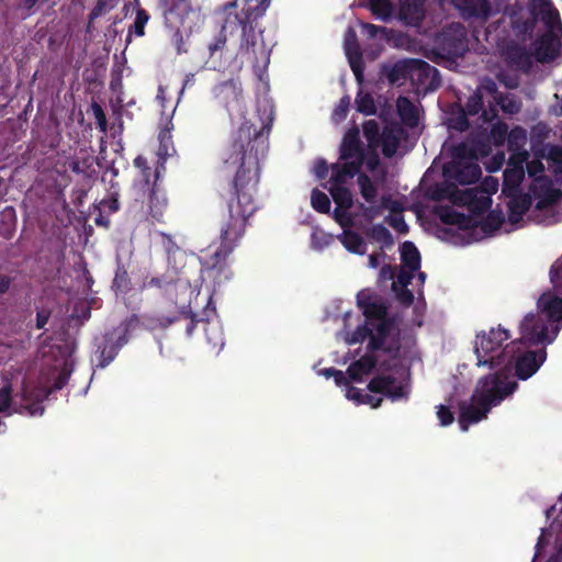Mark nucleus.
<instances>
[{"instance_id":"1","label":"nucleus","mask_w":562,"mask_h":562,"mask_svg":"<svg viewBox=\"0 0 562 562\" xmlns=\"http://www.w3.org/2000/svg\"><path fill=\"white\" fill-rule=\"evenodd\" d=\"M266 148L262 134L245 122L221 151L223 169L235 171V176L222 193L227 212L221 223V244L214 250L206 249L200 258L202 281L212 285V293L233 277L227 258L243 237L248 218L257 211L254 195L260 179L259 151Z\"/></svg>"},{"instance_id":"2","label":"nucleus","mask_w":562,"mask_h":562,"mask_svg":"<svg viewBox=\"0 0 562 562\" xmlns=\"http://www.w3.org/2000/svg\"><path fill=\"white\" fill-rule=\"evenodd\" d=\"M256 22L228 12L221 31L207 42L205 66L212 70L223 71L238 54L246 56L255 65L267 61V47L263 42L258 43L255 33Z\"/></svg>"},{"instance_id":"3","label":"nucleus","mask_w":562,"mask_h":562,"mask_svg":"<svg viewBox=\"0 0 562 562\" xmlns=\"http://www.w3.org/2000/svg\"><path fill=\"white\" fill-rule=\"evenodd\" d=\"M517 387L518 383L508 380L502 371L481 378L479 387L471 396V402L460 403L459 426L461 430L467 431L470 425L486 418L491 408L513 394Z\"/></svg>"},{"instance_id":"4","label":"nucleus","mask_w":562,"mask_h":562,"mask_svg":"<svg viewBox=\"0 0 562 562\" xmlns=\"http://www.w3.org/2000/svg\"><path fill=\"white\" fill-rule=\"evenodd\" d=\"M510 338L509 331L502 326L492 327L488 331H480L475 336L474 352L476 355L477 367H490L491 369L508 366L513 362L514 357L507 358V355L514 352L513 346L503 344Z\"/></svg>"},{"instance_id":"5","label":"nucleus","mask_w":562,"mask_h":562,"mask_svg":"<svg viewBox=\"0 0 562 562\" xmlns=\"http://www.w3.org/2000/svg\"><path fill=\"white\" fill-rule=\"evenodd\" d=\"M366 161V148L360 138V130L357 125L346 131L339 146V161L330 165V171L335 172V180L341 181L344 176H357Z\"/></svg>"},{"instance_id":"6","label":"nucleus","mask_w":562,"mask_h":562,"mask_svg":"<svg viewBox=\"0 0 562 562\" xmlns=\"http://www.w3.org/2000/svg\"><path fill=\"white\" fill-rule=\"evenodd\" d=\"M434 213L446 225H454L461 231H474L480 227L485 235L496 232L505 221L501 210H491L481 221L475 216L458 212L448 205L436 206Z\"/></svg>"},{"instance_id":"7","label":"nucleus","mask_w":562,"mask_h":562,"mask_svg":"<svg viewBox=\"0 0 562 562\" xmlns=\"http://www.w3.org/2000/svg\"><path fill=\"white\" fill-rule=\"evenodd\" d=\"M561 328V324L550 327L542 315L529 313L520 323V340L529 345L551 344Z\"/></svg>"},{"instance_id":"8","label":"nucleus","mask_w":562,"mask_h":562,"mask_svg":"<svg viewBox=\"0 0 562 562\" xmlns=\"http://www.w3.org/2000/svg\"><path fill=\"white\" fill-rule=\"evenodd\" d=\"M162 237L167 239L166 252L168 269L161 276L151 277L144 282L145 288H157L167 291L171 286H176L180 281L178 267V258L182 259L183 254L180 247L171 239L170 236L162 233Z\"/></svg>"},{"instance_id":"9","label":"nucleus","mask_w":562,"mask_h":562,"mask_svg":"<svg viewBox=\"0 0 562 562\" xmlns=\"http://www.w3.org/2000/svg\"><path fill=\"white\" fill-rule=\"evenodd\" d=\"M367 387L370 392L382 394L392 402L406 401L409 396V385L397 381L392 374L373 376Z\"/></svg>"},{"instance_id":"10","label":"nucleus","mask_w":562,"mask_h":562,"mask_svg":"<svg viewBox=\"0 0 562 562\" xmlns=\"http://www.w3.org/2000/svg\"><path fill=\"white\" fill-rule=\"evenodd\" d=\"M445 179L461 186L475 183L482 176L481 167L476 161L450 160L442 167Z\"/></svg>"},{"instance_id":"11","label":"nucleus","mask_w":562,"mask_h":562,"mask_svg":"<svg viewBox=\"0 0 562 562\" xmlns=\"http://www.w3.org/2000/svg\"><path fill=\"white\" fill-rule=\"evenodd\" d=\"M372 328L371 339L368 344V350L371 352L383 350L385 353L396 356L400 351V342L385 345V339L390 335L393 327L392 321L386 317L384 319L370 324Z\"/></svg>"},{"instance_id":"12","label":"nucleus","mask_w":562,"mask_h":562,"mask_svg":"<svg viewBox=\"0 0 562 562\" xmlns=\"http://www.w3.org/2000/svg\"><path fill=\"white\" fill-rule=\"evenodd\" d=\"M213 95L217 103L231 113L233 110L240 108L243 101L241 85L236 79L222 81L213 88Z\"/></svg>"},{"instance_id":"13","label":"nucleus","mask_w":562,"mask_h":562,"mask_svg":"<svg viewBox=\"0 0 562 562\" xmlns=\"http://www.w3.org/2000/svg\"><path fill=\"white\" fill-rule=\"evenodd\" d=\"M345 54L348 58L349 66L359 85L364 80V61L362 52L358 42L357 33L352 27H348L344 36Z\"/></svg>"},{"instance_id":"14","label":"nucleus","mask_w":562,"mask_h":562,"mask_svg":"<svg viewBox=\"0 0 562 562\" xmlns=\"http://www.w3.org/2000/svg\"><path fill=\"white\" fill-rule=\"evenodd\" d=\"M547 351L544 348L539 350H528L515 358V372L520 380L531 378L546 361Z\"/></svg>"},{"instance_id":"15","label":"nucleus","mask_w":562,"mask_h":562,"mask_svg":"<svg viewBox=\"0 0 562 562\" xmlns=\"http://www.w3.org/2000/svg\"><path fill=\"white\" fill-rule=\"evenodd\" d=\"M428 196L432 201L451 200L453 203L467 204L473 199L470 190L461 192L457 184L451 180L445 179L441 183H436L428 190Z\"/></svg>"},{"instance_id":"16","label":"nucleus","mask_w":562,"mask_h":562,"mask_svg":"<svg viewBox=\"0 0 562 562\" xmlns=\"http://www.w3.org/2000/svg\"><path fill=\"white\" fill-rule=\"evenodd\" d=\"M537 23L541 21L546 31H562V23L559 11L548 0H533L531 3Z\"/></svg>"},{"instance_id":"17","label":"nucleus","mask_w":562,"mask_h":562,"mask_svg":"<svg viewBox=\"0 0 562 562\" xmlns=\"http://www.w3.org/2000/svg\"><path fill=\"white\" fill-rule=\"evenodd\" d=\"M528 158V154L521 153L513 155L508 159V166L503 173V187L506 189H517L520 187L525 178L524 164Z\"/></svg>"},{"instance_id":"18","label":"nucleus","mask_w":562,"mask_h":562,"mask_svg":"<svg viewBox=\"0 0 562 562\" xmlns=\"http://www.w3.org/2000/svg\"><path fill=\"white\" fill-rule=\"evenodd\" d=\"M127 342L125 335H120L116 340L112 334H106L103 341L98 346L95 351L97 367L105 368L114 360L119 350Z\"/></svg>"},{"instance_id":"19","label":"nucleus","mask_w":562,"mask_h":562,"mask_svg":"<svg viewBox=\"0 0 562 562\" xmlns=\"http://www.w3.org/2000/svg\"><path fill=\"white\" fill-rule=\"evenodd\" d=\"M533 55L540 63L552 61L558 56L559 37L555 32L546 31L533 44Z\"/></svg>"},{"instance_id":"20","label":"nucleus","mask_w":562,"mask_h":562,"mask_svg":"<svg viewBox=\"0 0 562 562\" xmlns=\"http://www.w3.org/2000/svg\"><path fill=\"white\" fill-rule=\"evenodd\" d=\"M413 80L427 89H437L441 83L439 70L423 59L413 58Z\"/></svg>"},{"instance_id":"21","label":"nucleus","mask_w":562,"mask_h":562,"mask_svg":"<svg viewBox=\"0 0 562 562\" xmlns=\"http://www.w3.org/2000/svg\"><path fill=\"white\" fill-rule=\"evenodd\" d=\"M538 308L546 316V322L552 327L555 324L562 325V297L551 293H543L538 302Z\"/></svg>"},{"instance_id":"22","label":"nucleus","mask_w":562,"mask_h":562,"mask_svg":"<svg viewBox=\"0 0 562 562\" xmlns=\"http://www.w3.org/2000/svg\"><path fill=\"white\" fill-rule=\"evenodd\" d=\"M463 18L486 21L492 14L490 0H451Z\"/></svg>"},{"instance_id":"23","label":"nucleus","mask_w":562,"mask_h":562,"mask_svg":"<svg viewBox=\"0 0 562 562\" xmlns=\"http://www.w3.org/2000/svg\"><path fill=\"white\" fill-rule=\"evenodd\" d=\"M505 61L513 68L529 71L532 67V55L526 47L518 44H509L503 49Z\"/></svg>"},{"instance_id":"24","label":"nucleus","mask_w":562,"mask_h":562,"mask_svg":"<svg viewBox=\"0 0 562 562\" xmlns=\"http://www.w3.org/2000/svg\"><path fill=\"white\" fill-rule=\"evenodd\" d=\"M425 2L426 0H400V20L407 25H418L425 18Z\"/></svg>"},{"instance_id":"25","label":"nucleus","mask_w":562,"mask_h":562,"mask_svg":"<svg viewBox=\"0 0 562 562\" xmlns=\"http://www.w3.org/2000/svg\"><path fill=\"white\" fill-rule=\"evenodd\" d=\"M537 25L536 15L533 14L532 8L520 14H513L510 16V26L514 34L521 40L531 38Z\"/></svg>"},{"instance_id":"26","label":"nucleus","mask_w":562,"mask_h":562,"mask_svg":"<svg viewBox=\"0 0 562 562\" xmlns=\"http://www.w3.org/2000/svg\"><path fill=\"white\" fill-rule=\"evenodd\" d=\"M353 177L344 176L341 181L335 180V172L331 171L329 182V193L336 203V205L340 206V209H351L353 204V199L351 191L345 187L348 179H352Z\"/></svg>"},{"instance_id":"27","label":"nucleus","mask_w":562,"mask_h":562,"mask_svg":"<svg viewBox=\"0 0 562 562\" xmlns=\"http://www.w3.org/2000/svg\"><path fill=\"white\" fill-rule=\"evenodd\" d=\"M358 306L362 310L367 323L371 324L387 317V307L382 302L371 301V297L360 292L357 295Z\"/></svg>"},{"instance_id":"28","label":"nucleus","mask_w":562,"mask_h":562,"mask_svg":"<svg viewBox=\"0 0 562 562\" xmlns=\"http://www.w3.org/2000/svg\"><path fill=\"white\" fill-rule=\"evenodd\" d=\"M358 5L368 9L375 19L383 22H389L395 11L391 0H362Z\"/></svg>"},{"instance_id":"29","label":"nucleus","mask_w":562,"mask_h":562,"mask_svg":"<svg viewBox=\"0 0 562 562\" xmlns=\"http://www.w3.org/2000/svg\"><path fill=\"white\" fill-rule=\"evenodd\" d=\"M376 358L372 355H364L360 359L353 361L347 369L349 379L360 382L363 375L369 374L376 366Z\"/></svg>"},{"instance_id":"30","label":"nucleus","mask_w":562,"mask_h":562,"mask_svg":"<svg viewBox=\"0 0 562 562\" xmlns=\"http://www.w3.org/2000/svg\"><path fill=\"white\" fill-rule=\"evenodd\" d=\"M168 201L164 193L155 188L151 189L148 202V213L153 223H164L165 213L167 211Z\"/></svg>"},{"instance_id":"31","label":"nucleus","mask_w":562,"mask_h":562,"mask_svg":"<svg viewBox=\"0 0 562 562\" xmlns=\"http://www.w3.org/2000/svg\"><path fill=\"white\" fill-rule=\"evenodd\" d=\"M413 59L396 61L386 72V78L392 85L400 83L407 79L413 80Z\"/></svg>"},{"instance_id":"32","label":"nucleus","mask_w":562,"mask_h":562,"mask_svg":"<svg viewBox=\"0 0 562 562\" xmlns=\"http://www.w3.org/2000/svg\"><path fill=\"white\" fill-rule=\"evenodd\" d=\"M531 200L528 195H518L509 200L508 207V220L512 224H516L521 221L525 213L529 210Z\"/></svg>"},{"instance_id":"33","label":"nucleus","mask_w":562,"mask_h":562,"mask_svg":"<svg viewBox=\"0 0 562 562\" xmlns=\"http://www.w3.org/2000/svg\"><path fill=\"white\" fill-rule=\"evenodd\" d=\"M270 4V0H244V7L238 14L243 19L258 21L262 18ZM237 14V12H235Z\"/></svg>"},{"instance_id":"34","label":"nucleus","mask_w":562,"mask_h":562,"mask_svg":"<svg viewBox=\"0 0 562 562\" xmlns=\"http://www.w3.org/2000/svg\"><path fill=\"white\" fill-rule=\"evenodd\" d=\"M401 260L404 268L418 271L420 268V254L412 241H404L401 245Z\"/></svg>"},{"instance_id":"35","label":"nucleus","mask_w":562,"mask_h":562,"mask_svg":"<svg viewBox=\"0 0 562 562\" xmlns=\"http://www.w3.org/2000/svg\"><path fill=\"white\" fill-rule=\"evenodd\" d=\"M339 239L344 247L352 254L364 255L367 251L366 243L357 232L346 229Z\"/></svg>"},{"instance_id":"36","label":"nucleus","mask_w":562,"mask_h":562,"mask_svg":"<svg viewBox=\"0 0 562 562\" xmlns=\"http://www.w3.org/2000/svg\"><path fill=\"white\" fill-rule=\"evenodd\" d=\"M380 146L382 147V154L384 157L392 158L400 146V137L397 133L393 128L385 127L381 134Z\"/></svg>"},{"instance_id":"37","label":"nucleus","mask_w":562,"mask_h":562,"mask_svg":"<svg viewBox=\"0 0 562 562\" xmlns=\"http://www.w3.org/2000/svg\"><path fill=\"white\" fill-rule=\"evenodd\" d=\"M398 115L409 126H415L418 122V110L415 104L406 97H400L397 100Z\"/></svg>"},{"instance_id":"38","label":"nucleus","mask_w":562,"mask_h":562,"mask_svg":"<svg viewBox=\"0 0 562 562\" xmlns=\"http://www.w3.org/2000/svg\"><path fill=\"white\" fill-rule=\"evenodd\" d=\"M367 236L381 244V250L383 248H391L394 245V239L391 232L382 224L373 225L368 232Z\"/></svg>"},{"instance_id":"39","label":"nucleus","mask_w":562,"mask_h":562,"mask_svg":"<svg viewBox=\"0 0 562 562\" xmlns=\"http://www.w3.org/2000/svg\"><path fill=\"white\" fill-rule=\"evenodd\" d=\"M358 186L360 189V193L362 198L368 203H374L378 198V189L371 181L370 177L367 173L359 172L358 175Z\"/></svg>"},{"instance_id":"40","label":"nucleus","mask_w":562,"mask_h":562,"mask_svg":"<svg viewBox=\"0 0 562 562\" xmlns=\"http://www.w3.org/2000/svg\"><path fill=\"white\" fill-rule=\"evenodd\" d=\"M380 125L375 120H368L363 123V135L368 142V149L380 147Z\"/></svg>"},{"instance_id":"41","label":"nucleus","mask_w":562,"mask_h":562,"mask_svg":"<svg viewBox=\"0 0 562 562\" xmlns=\"http://www.w3.org/2000/svg\"><path fill=\"white\" fill-rule=\"evenodd\" d=\"M450 154L452 160L475 161V149L465 142H461L451 147Z\"/></svg>"},{"instance_id":"42","label":"nucleus","mask_w":562,"mask_h":562,"mask_svg":"<svg viewBox=\"0 0 562 562\" xmlns=\"http://www.w3.org/2000/svg\"><path fill=\"white\" fill-rule=\"evenodd\" d=\"M357 111L366 115H373L376 112V106L373 97L369 92L359 90L356 97Z\"/></svg>"},{"instance_id":"43","label":"nucleus","mask_w":562,"mask_h":562,"mask_svg":"<svg viewBox=\"0 0 562 562\" xmlns=\"http://www.w3.org/2000/svg\"><path fill=\"white\" fill-rule=\"evenodd\" d=\"M150 15L149 13L144 9L138 7L136 9V16L134 20L133 25L128 29V34L134 33L137 36H144L145 35V26L147 22L149 21Z\"/></svg>"},{"instance_id":"44","label":"nucleus","mask_w":562,"mask_h":562,"mask_svg":"<svg viewBox=\"0 0 562 562\" xmlns=\"http://www.w3.org/2000/svg\"><path fill=\"white\" fill-rule=\"evenodd\" d=\"M311 204L313 209L322 214H327L330 211L329 198L318 189H314L311 194Z\"/></svg>"},{"instance_id":"45","label":"nucleus","mask_w":562,"mask_h":562,"mask_svg":"<svg viewBox=\"0 0 562 562\" xmlns=\"http://www.w3.org/2000/svg\"><path fill=\"white\" fill-rule=\"evenodd\" d=\"M483 110V95L480 90L471 94L464 105L468 115H476Z\"/></svg>"},{"instance_id":"46","label":"nucleus","mask_w":562,"mask_h":562,"mask_svg":"<svg viewBox=\"0 0 562 562\" xmlns=\"http://www.w3.org/2000/svg\"><path fill=\"white\" fill-rule=\"evenodd\" d=\"M131 280L125 269L119 268L115 272L112 288L115 292L126 293L130 290Z\"/></svg>"},{"instance_id":"47","label":"nucleus","mask_w":562,"mask_h":562,"mask_svg":"<svg viewBox=\"0 0 562 562\" xmlns=\"http://www.w3.org/2000/svg\"><path fill=\"white\" fill-rule=\"evenodd\" d=\"M491 138L496 146H501L508 137V126L506 123L498 121L493 124L490 132Z\"/></svg>"},{"instance_id":"48","label":"nucleus","mask_w":562,"mask_h":562,"mask_svg":"<svg viewBox=\"0 0 562 562\" xmlns=\"http://www.w3.org/2000/svg\"><path fill=\"white\" fill-rule=\"evenodd\" d=\"M550 281L554 290L562 292V256L550 269Z\"/></svg>"},{"instance_id":"49","label":"nucleus","mask_w":562,"mask_h":562,"mask_svg":"<svg viewBox=\"0 0 562 562\" xmlns=\"http://www.w3.org/2000/svg\"><path fill=\"white\" fill-rule=\"evenodd\" d=\"M114 7L115 4L113 0H98L89 13L90 22H93L95 19L112 10Z\"/></svg>"},{"instance_id":"50","label":"nucleus","mask_w":562,"mask_h":562,"mask_svg":"<svg viewBox=\"0 0 562 562\" xmlns=\"http://www.w3.org/2000/svg\"><path fill=\"white\" fill-rule=\"evenodd\" d=\"M372 328L370 324L366 323L357 327V329L351 334L349 339V344H361L366 339H371Z\"/></svg>"},{"instance_id":"51","label":"nucleus","mask_w":562,"mask_h":562,"mask_svg":"<svg viewBox=\"0 0 562 562\" xmlns=\"http://www.w3.org/2000/svg\"><path fill=\"white\" fill-rule=\"evenodd\" d=\"M91 110L95 119L98 128L100 130V132L105 133L108 130V120L103 111V108L98 102L93 101L91 103Z\"/></svg>"},{"instance_id":"52","label":"nucleus","mask_w":562,"mask_h":562,"mask_svg":"<svg viewBox=\"0 0 562 562\" xmlns=\"http://www.w3.org/2000/svg\"><path fill=\"white\" fill-rule=\"evenodd\" d=\"M415 272L416 271H412L409 269H402L396 277V281H394L392 284L393 290L397 291V285L401 288H407V285L412 282Z\"/></svg>"},{"instance_id":"53","label":"nucleus","mask_w":562,"mask_h":562,"mask_svg":"<svg viewBox=\"0 0 562 562\" xmlns=\"http://www.w3.org/2000/svg\"><path fill=\"white\" fill-rule=\"evenodd\" d=\"M526 170L530 178L538 179L544 172V166L540 159L526 160Z\"/></svg>"},{"instance_id":"54","label":"nucleus","mask_w":562,"mask_h":562,"mask_svg":"<svg viewBox=\"0 0 562 562\" xmlns=\"http://www.w3.org/2000/svg\"><path fill=\"white\" fill-rule=\"evenodd\" d=\"M437 416L441 426H449L453 423L454 416L448 406L439 405L437 407Z\"/></svg>"},{"instance_id":"55","label":"nucleus","mask_w":562,"mask_h":562,"mask_svg":"<svg viewBox=\"0 0 562 562\" xmlns=\"http://www.w3.org/2000/svg\"><path fill=\"white\" fill-rule=\"evenodd\" d=\"M349 106H350V98L348 95L342 97L339 100L338 105L334 110V116L338 120L346 119V116L348 114Z\"/></svg>"},{"instance_id":"56","label":"nucleus","mask_w":562,"mask_h":562,"mask_svg":"<svg viewBox=\"0 0 562 562\" xmlns=\"http://www.w3.org/2000/svg\"><path fill=\"white\" fill-rule=\"evenodd\" d=\"M438 237L446 241H451L453 244H457L460 239V235L450 227H440L437 231Z\"/></svg>"},{"instance_id":"57","label":"nucleus","mask_w":562,"mask_h":562,"mask_svg":"<svg viewBox=\"0 0 562 562\" xmlns=\"http://www.w3.org/2000/svg\"><path fill=\"white\" fill-rule=\"evenodd\" d=\"M138 325H139L138 316L135 314L131 315L121 324V327L123 330V333L121 335H125V337L128 339L130 333L133 331L135 328H137Z\"/></svg>"},{"instance_id":"58","label":"nucleus","mask_w":562,"mask_h":562,"mask_svg":"<svg viewBox=\"0 0 562 562\" xmlns=\"http://www.w3.org/2000/svg\"><path fill=\"white\" fill-rule=\"evenodd\" d=\"M349 209H340V206L336 205L334 210V218L335 221L342 227H346L351 224V220L348 215Z\"/></svg>"},{"instance_id":"59","label":"nucleus","mask_w":562,"mask_h":562,"mask_svg":"<svg viewBox=\"0 0 562 562\" xmlns=\"http://www.w3.org/2000/svg\"><path fill=\"white\" fill-rule=\"evenodd\" d=\"M378 148L369 149V153H366V166L370 171L376 170V168L380 166V156L376 151Z\"/></svg>"},{"instance_id":"60","label":"nucleus","mask_w":562,"mask_h":562,"mask_svg":"<svg viewBox=\"0 0 562 562\" xmlns=\"http://www.w3.org/2000/svg\"><path fill=\"white\" fill-rule=\"evenodd\" d=\"M184 318L189 319V324L187 325L186 331L188 336H191L196 327V324L203 322L202 318H198L195 314L191 311L182 310L180 313Z\"/></svg>"},{"instance_id":"61","label":"nucleus","mask_w":562,"mask_h":562,"mask_svg":"<svg viewBox=\"0 0 562 562\" xmlns=\"http://www.w3.org/2000/svg\"><path fill=\"white\" fill-rule=\"evenodd\" d=\"M389 224L401 234H406L408 232V226L403 215H395L390 217Z\"/></svg>"},{"instance_id":"62","label":"nucleus","mask_w":562,"mask_h":562,"mask_svg":"<svg viewBox=\"0 0 562 562\" xmlns=\"http://www.w3.org/2000/svg\"><path fill=\"white\" fill-rule=\"evenodd\" d=\"M11 385L8 384L0 389V413L4 412L11 404Z\"/></svg>"},{"instance_id":"63","label":"nucleus","mask_w":562,"mask_h":562,"mask_svg":"<svg viewBox=\"0 0 562 562\" xmlns=\"http://www.w3.org/2000/svg\"><path fill=\"white\" fill-rule=\"evenodd\" d=\"M101 205L104 209H108L110 213H115L120 210V202L117 199V193H112L108 199H103L101 201Z\"/></svg>"},{"instance_id":"64","label":"nucleus","mask_w":562,"mask_h":562,"mask_svg":"<svg viewBox=\"0 0 562 562\" xmlns=\"http://www.w3.org/2000/svg\"><path fill=\"white\" fill-rule=\"evenodd\" d=\"M329 169L330 167L325 159H318L315 164L314 172L318 179L324 180L327 178Z\"/></svg>"}]
</instances>
